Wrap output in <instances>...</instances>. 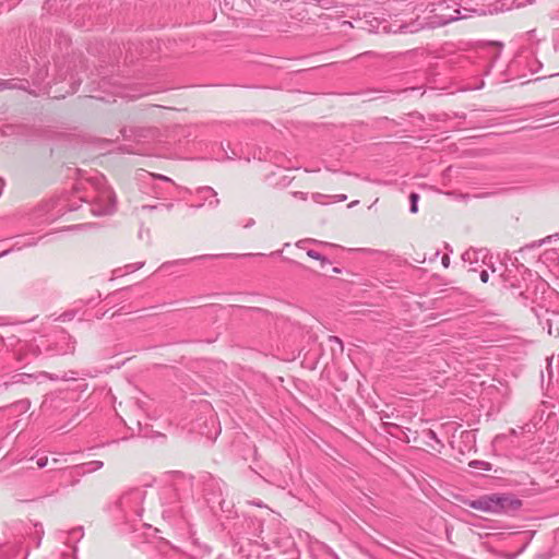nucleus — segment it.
<instances>
[{
    "label": "nucleus",
    "mask_w": 559,
    "mask_h": 559,
    "mask_svg": "<svg viewBox=\"0 0 559 559\" xmlns=\"http://www.w3.org/2000/svg\"><path fill=\"white\" fill-rule=\"evenodd\" d=\"M474 510L502 514L518 511L521 508V501L507 493H490L478 497L465 502Z\"/></svg>",
    "instance_id": "1"
},
{
    "label": "nucleus",
    "mask_w": 559,
    "mask_h": 559,
    "mask_svg": "<svg viewBox=\"0 0 559 559\" xmlns=\"http://www.w3.org/2000/svg\"><path fill=\"white\" fill-rule=\"evenodd\" d=\"M145 499V491L141 488H132L123 492L115 503V508L120 513L118 518L127 522H134L143 513L142 503Z\"/></svg>",
    "instance_id": "2"
},
{
    "label": "nucleus",
    "mask_w": 559,
    "mask_h": 559,
    "mask_svg": "<svg viewBox=\"0 0 559 559\" xmlns=\"http://www.w3.org/2000/svg\"><path fill=\"white\" fill-rule=\"evenodd\" d=\"M97 180V193L91 203V212L95 216L111 215L116 211V195L103 178Z\"/></svg>",
    "instance_id": "3"
},
{
    "label": "nucleus",
    "mask_w": 559,
    "mask_h": 559,
    "mask_svg": "<svg viewBox=\"0 0 559 559\" xmlns=\"http://www.w3.org/2000/svg\"><path fill=\"white\" fill-rule=\"evenodd\" d=\"M75 350V341L72 336L62 333L57 341L49 344L45 348V353L53 356V355H68L73 354Z\"/></svg>",
    "instance_id": "4"
},
{
    "label": "nucleus",
    "mask_w": 559,
    "mask_h": 559,
    "mask_svg": "<svg viewBox=\"0 0 559 559\" xmlns=\"http://www.w3.org/2000/svg\"><path fill=\"white\" fill-rule=\"evenodd\" d=\"M488 251L484 248H469L462 254V260L471 265L469 271L476 272L480 264H487Z\"/></svg>",
    "instance_id": "5"
},
{
    "label": "nucleus",
    "mask_w": 559,
    "mask_h": 559,
    "mask_svg": "<svg viewBox=\"0 0 559 559\" xmlns=\"http://www.w3.org/2000/svg\"><path fill=\"white\" fill-rule=\"evenodd\" d=\"M45 350L40 348L38 344L35 342L24 343L16 352V360L23 362L26 360L27 356L39 357Z\"/></svg>",
    "instance_id": "6"
},
{
    "label": "nucleus",
    "mask_w": 559,
    "mask_h": 559,
    "mask_svg": "<svg viewBox=\"0 0 559 559\" xmlns=\"http://www.w3.org/2000/svg\"><path fill=\"white\" fill-rule=\"evenodd\" d=\"M72 374H74V372H71ZM17 377L21 378V381H24V378H27V379H34L38 382H41L44 380H50V381H59V380H63V381H68V380H73L75 379L74 376H70L68 377L67 374H63L61 377L55 374V373H49L47 371H40V372H37V373H19Z\"/></svg>",
    "instance_id": "7"
},
{
    "label": "nucleus",
    "mask_w": 559,
    "mask_h": 559,
    "mask_svg": "<svg viewBox=\"0 0 559 559\" xmlns=\"http://www.w3.org/2000/svg\"><path fill=\"white\" fill-rule=\"evenodd\" d=\"M197 194L205 202L207 201V205L212 209H216L221 203L219 199L217 198V192L212 187H200L197 190Z\"/></svg>",
    "instance_id": "8"
},
{
    "label": "nucleus",
    "mask_w": 559,
    "mask_h": 559,
    "mask_svg": "<svg viewBox=\"0 0 559 559\" xmlns=\"http://www.w3.org/2000/svg\"><path fill=\"white\" fill-rule=\"evenodd\" d=\"M175 489L181 491V493H179V499H188L191 497L192 477L179 475L175 481Z\"/></svg>",
    "instance_id": "9"
},
{
    "label": "nucleus",
    "mask_w": 559,
    "mask_h": 559,
    "mask_svg": "<svg viewBox=\"0 0 559 559\" xmlns=\"http://www.w3.org/2000/svg\"><path fill=\"white\" fill-rule=\"evenodd\" d=\"M221 257H223V255L222 254H201V255H195V257L188 258V259H178V260H174V261L164 262L160 265V269L164 270V269H168L174 265H186L192 261H203V260L216 259V258H221Z\"/></svg>",
    "instance_id": "10"
},
{
    "label": "nucleus",
    "mask_w": 559,
    "mask_h": 559,
    "mask_svg": "<svg viewBox=\"0 0 559 559\" xmlns=\"http://www.w3.org/2000/svg\"><path fill=\"white\" fill-rule=\"evenodd\" d=\"M104 466L103 461H91L87 463L79 464L73 467L75 475H85L100 469Z\"/></svg>",
    "instance_id": "11"
},
{
    "label": "nucleus",
    "mask_w": 559,
    "mask_h": 559,
    "mask_svg": "<svg viewBox=\"0 0 559 559\" xmlns=\"http://www.w3.org/2000/svg\"><path fill=\"white\" fill-rule=\"evenodd\" d=\"M426 437L429 439V441L426 442L428 447L436 450V447L431 443V441L436 442L439 447H443L441 441L439 440L437 433L432 429H428L425 431Z\"/></svg>",
    "instance_id": "12"
},
{
    "label": "nucleus",
    "mask_w": 559,
    "mask_h": 559,
    "mask_svg": "<svg viewBox=\"0 0 559 559\" xmlns=\"http://www.w3.org/2000/svg\"><path fill=\"white\" fill-rule=\"evenodd\" d=\"M307 255L311 259L320 261L321 266H324V265L331 263L326 257L322 255L320 252L312 250V249L307 250Z\"/></svg>",
    "instance_id": "13"
},
{
    "label": "nucleus",
    "mask_w": 559,
    "mask_h": 559,
    "mask_svg": "<svg viewBox=\"0 0 559 559\" xmlns=\"http://www.w3.org/2000/svg\"><path fill=\"white\" fill-rule=\"evenodd\" d=\"M13 88H21V87L17 86L13 82V80L0 79V92L5 91V90H13Z\"/></svg>",
    "instance_id": "14"
},
{
    "label": "nucleus",
    "mask_w": 559,
    "mask_h": 559,
    "mask_svg": "<svg viewBox=\"0 0 559 559\" xmlns=\"http://www.w3.org/2000/svg\"><path fill=\"white\" fill-rule=\"evenodd\" d=\"M469 466L474 467V468H481L484 471H490L491 469V464L490 463L485 462V461H478V460L469 462Z\"/></svg>",
    "instance_id": "15"
},
{
    "label": "nucleus",
    "mask_w": 559,
    "mask_h": 559,
    "mask_svg": "<svg viewBox=\"0 0 559 559\" xmlns=\"http://www.w3.org/2000/svg\"><path fill=\"white\" fill-rule=\"evenodd\" d=\"M418 200H419V195L415 192L411 193L409 195V202H411V206H409V211L411 213L415 214L418 212Z\"/></svg>",
    "instance_id": "16"
},
{
    "label": "nucleus",
    "mask_w": 559,
    "mask_h": 559,
    "mask_svg": "<svg viewBox=\"0 0 559 559\" xmlns=\"http://www.w3.org/2000/svg\"><path fill=\"white\" fill-rule=\"evenodd\" d=\"M143 265H144V262L128 264V265H126V273L134 272V271L141 269Z\"/></svg>",
    "instance_id": "17"
},
{
    "label": "nucleus",
    "mask_w": 559,
    "mask_h": 559,
    "mask_svg": "<svg viewBox=\"0 0 559 559\" xmlns=\"http://www.w3.org/2000/svg\"><path fill=\"white\" fill-rule=\"evenodd\" d=\"M153 178L155 179H158V180H162V181H165V182H170V183H174V181L167 177V176H164V175H158V174H150Z\"/></svg>",
    "instance_id": "18"
},
{
    "label": "nucleus",
    "mask_w": 559,
    "mask_h": 559,
    "mask_svg": "<svg viewBox=\"0 0 559 559\" xmlns=\"http://www.w3.org/2000/svg\"><path fill=\"white\" fill-rule=\"evenodd\" d=\"M329 342L337 344L340 346L341 352L343 350V343L340 337L337 336H329Z\"/></svg>",
    "instance_id": "19"
},
{
    "label": "nucleus",
    "mask_w": 559,
    "mask_h": 559,
    "mask_svg": "<svg viewBox=\"0 0 559 559\" xmlns=\"http://www.w3.org/2000/svg\"><path fill=\"white\" fill-rule=\"evenodd\" d=\"M325 554L331 558V559H340L338 555L330 547H325Z\"/></svg>",
    "instance_id": "20"
},
{
    "label": "nucleus",
    "mask_w": 559,
    "mask_h": 559,
    "mask_svg": "<svg viewBox=\"0 0 559 559\" xmlns=\"http://www.w3.org/2000/svg\"><path fill=\"white\" fill-rule=\"evenodd\" d=\"M143 211H153V210H160V206H159V203L157 204H154V205H142L141 207Z\"/></svg>",
    "instance_id": "21"
},
{
    "label": "nucleus",
    "mask_w": 559,
    "mask_h": 559,
    "mask_svg": "<svg viewBox=\"0 0 559 559\" xmlns=\"http://www.w3.org/2000/svg\"><path fill=\"white\" fill-rule=\"evenodd\" d=\"M455 13H456V15H451L445 22L456 21V20L465 17L464 15H461L460 10H456Z\"/></svg>",
    "instance_id": "22"
},
{
    "label": "nucleus",
    "mask_w": 559,
    "mask_h": 559,
    "mask_svg": "<svg viewBox=\"0 0 559 559\" xmlns=\"http://www.w3.org/2000/svg\"><path fill=\"white\" fill-rule=\"evenodd\" d=\"M292 195L294 198H298V199H301V200H307V193L301 192V191L292 192Z\"/></svg>",
    "instance_id": "23"
},
{
    "label": "nucleus",
    "mask_w": 559,
    "mask_h": 559,
    "mask_svg": "<svg viewBox=\"0 0 559 559\" xmlns=\"http://www.w3.org/2000/svg\"><path fill=\"white\" fill-rule=\"evenodd\" d=\"M48 463V459L47 457H40L37 460V466L39 468H44Z\"/></svg>",
    "instance_id": "24"
},
{
    "label": "nucleus",
    "mask_w": 559,
    "mask_h": 559,
    "mask_svg": "<svg viewBox=\"0 0 559 559\" xmlns=\"http://www.w3.org/2000/svg\"><path fill=\"white\" fill-rule=\"evenodd\" d=\"M488 278H489V274H488V271L487 270H483L480 272V280L483 283H487L488 282Z\"/></svg>",
    "instance_id": "25"
},
{
    "label": "nucleus",
    "mask_w": 559,
    "mask_h": 559,
    "mask_svg": "<svg viewBox=\"0 0 559 559\" xmlns=\"http://www.w3.org/2000/svg\"><path fill=\"white\" fill-rule=\"evenodd\" d=\"M441 263L444 267H449L450 265V257L448 254H444L442 257Z\"/></svg>",
    "instance_id": "26"
},
{
    "label": "nucleus",
    "mask_w": 559,
    "mask_h": 559,
    "mask_svg": "<svg viewBox=\"0 0 559 559\" xmlns=\"http://www.w3.org/2000/svg\"><path fill=\"white\" fill-rule=\"evenodd\" d=\"M160 210L170 211L173 209V203H159Z\"/></svg>",
    "instance_id": "27"
},
{
    "label": "nucleus",
    "mask_w": 559,
    "mask_h": 559,
    "mask_svg": "<svg viewBox=\"0 0 559 559\" xmlns=\"http://www.w3.org/2000/svg\"><path fill=\"white\" fill-rule=\"evenodd\" d=\"M334 199L337 202H343V201L347 200V195L346 194H337V195H334Z\"/></svg>",
    "instance_id": "28"
},
{
    "label": "nucleus",
    "mask_w": 559,
    "mask_h": 559,
    "mask_svg": "<svg viewBox=\"0 0 559 559\" xmlns=\"http://www.w3.org/2000/svg\"><path fill=\"white\" fill-rule=\"evenodd\" d=\"M33 379H27V378H24V381H21V378L16 376H14V382H21V383H28L29 381H32Z\"/></svg>",
    "instance_id": "29"
},
{
    "label": "nucleus",
    "mask_w": 559,
    "mask_h": 559,
    "mask_svg": "<svg viewBox=\"0 0 559 559\" xmlns=\"http://www.w3.org/2000/svg\"><path fill=\"white\" fill-rule=\"evenodd\" d=\"M360 251H362V252H365V253H368V254L380 253V252H379V251H377V250L367 249V248L360 249Z\"/></svg>",
    "instance_id": "30"
},
{
    "label": "nucleus",
    "mask_w": 559,
    "mask_h": 559,
    "mask_svg": "<svg viewBox=\"0 0 559 559\" xmlns=\"http://www.w3.org/2000/svg\"><path fill=\"white\" fill-rule=\"evenodd\" d=\"M254 223H255V222H254V219H253V218H250V219L248 221V223L245 225V227H246V228L251 227V226H253V225H254Z\"/></svg>",
    "instance_id": "31"
},
{
    "label": "nucleus",
    "mask_w": 559,
    "mask_h": 559,
    "mask_svg": "<svg viewBox=\"0 0 559 559\" xmlns=\"http://www.w3.org/2000/svg\"><path fill=\"white\" fill-rule=\"evenodd\" d=\"M322 197H323V195H322V194H320V193L313 194V200H314L316 202H320V198H322Z\"/></svg>",
    "instance_id": "32"
},
{
    "label": "nucleus",
    "mask_w": 559,
    "mask_h": 559,
    "mask_svg": "<svg viewBox=\"0 0 559 559\" xmlns=\"http://www.w3.org/2000/svg\"><path fill=\"white\" fill-rule=\"evenodd\" d=\"M11 251H12V249H8V250L0 252V258L9 254Z\"/></svg>",
    "instance_id": "33"
},
{
    "label": "nucleus",
    "mask_w": 559,
    "mask_h": 559,
    "mask_svg": "<svg viewBox=\"0 0 559 559\" xmlns=\"http://www.w3.org/2000/svg\"><path fill=\"white\" fill-rule=\"evenodd\" d=\"M251 503L257 506V507H262V502L261 501H252Z\"/></svg>",
    "instance_id": "34"
},
{
    "label": "nucleus",
    "mask_w": 559,
    "mask_h": 559,
    "mask_svg": "<svg viewBox=\"0 0 559 559\" xmlns=\"http://www.w3.org/2000/svg\"><path fill=\"white\" fill-rule=\"evenodd\" d=\"M358 203V201H353L352 203L348 204V207H353L354 205H356Z\"/></svg>",
    "instance_id": "35"
},
{
    "label": "nucleus",
    "mask_w": 559,
    "mask_h": 559,
    "mask_svg": "<svg viewBox=\"0 0 559 559\" xmlns=\"http://www.w3.org/2000/svg\"><path fill=\"white\" fill-rule=\"evenodd\" d=\"M34 245H36V241H31L28 243H25L24 246H34Z\"/></svg>",
    "instance_id": "36"
},
{
    "label": "nucleus",
    "mask_w": 559,
    "mask_h": 559,
    "mask_svg": "<svg viewBox=\"0 0 559 559\" xmlns=\"http://www.w3.org/2000/svg\"><path fill=\"white\" fill-rule=\"evenodd\" d=\"M551 238V236H548L547 238L543 239V243L547 242L549 239Z\"/></svg>",
    "instance_id": "37"
},
{
    "label": "nucleus",
    "mask_w": 559,
    "mask_h": 559,
    "mask_svg": "<svg viewBox=\"0 0 559 559\" xmlns=\"http://www.w3.org/2000/svg\"><path fill=\"white\" fill-rule=\"evenodd\" d=\"M490 270L492 273H496L497 269L493 265H490Z\"/></svg>",
    "instance_id": "38"
},
{
    "label": "nucleus",
    "mask_w": 559,
    "mask_h": 559,
    "mask_svg": "<svg viewBox=\"0 0 559 559\" xmlns=\"http://www.w3.org/2000/svg\"><path fill=\"white\" fill-rule=\"evenodd\" d=\"M82 225H74L72 227H70L71 229H76V228H80Z\"/></svg>",
    "instance_id": "39"
}]
</instances>
